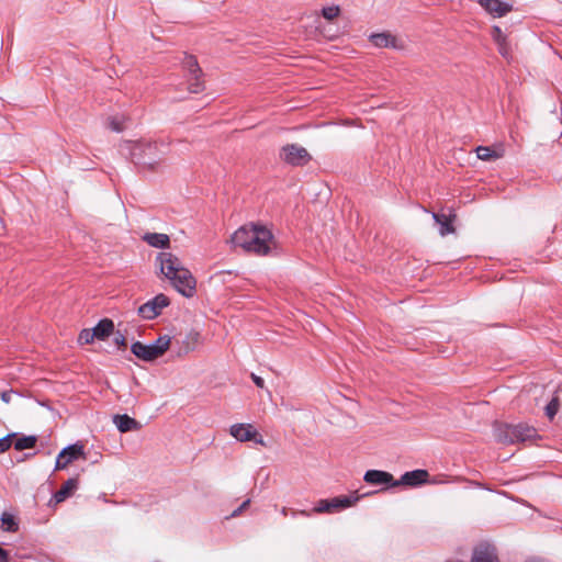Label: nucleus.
Wrapping results in <instances>:
<instances>
[{
    "instance_id": "f257e3e1",
    "label": "nucleus",
    "mask_w": 562,
    "mask_h": 562,
    "mask_svg": "<svg viewBox=\"0 0 562 562\" xmlns=\"http://www.w3.org/2000/svg\"><path fill=\"white\" fill-rule=\"evenodd\" d=\"M160 273L183 296L192 297L196 292V280L181 260L172 252L162 251L156 257Z\"/></svg>"
},
{
    "instance_id": "f03ea898",
    "label": "nucleus",
    "mask_w": 562,
    "mask_h": 562,
    "mask_svg": "<svg viewBox=\"0 0 562 562\" xmlns=\"http://www.w3.org/2000/svg\"><path fill=\"white\" fill-rule=\"evenodd\" d=\"M165 154L156 142H136L131 147L132 161L140 171H157L164 161Z\"/></svg>"
},
{
    "instance_id": "7ed1b4c3",
    "label": "nucleus",
    "mask_w": 562,
    "mask_h": 562,
    "mask_svg": "<svg viewBox=\"0 0 562 562\" xmlns=\"http://www.w3.org/2000/svg\"><path fill=\"white\" fill-rule=\"evenodd\" d=\"M171 347V338L168 335L159 336L154 342L145 345L142 341H135L131 346L132 353L138 359L151 362Z\"/></svg>"
},
{
    "instance_id": "20e7f679",
    "label": "nucleus",
    "mask_w": 562,
    "mask_h": 562,
    "mask_svg": "<svg viewBox=\"0 0 562 562\" xmlns=\"http://www.w3.org/2000/svg\"><path fill=\"white\" fill-rule=\"evenodd\" d=\"M182 68L186 71L188 80V90L191 93H200L205 89L203 80V70L200 67L198 59L194 55L184 54L182 59Z\"/></svg>"
},
{
    "instance_id": "39448f33",
    "label": "nucleus",
    "mask_w": 562,
    "mask_h": 562,
    "mask_svg": "<svg viewBox=\"0 0 562 562\" xmlns=\"http://www.w3.org/2000/svg\"><path fill=\"white\" fill-rule=\"evenodd\" d=\"M375 492H372L374 494ZM371 495V493L363 494L361 496H338L333 498L319 499L316 506L313 508V513H334L341 510L355 505L361 497Z\"/></svg>"
},
{
    "instance_id": "423d86ee",
    "label": "nucleus",
    "mask_w": 562,
    "mask_h": 562,
    "mask_svg": "<svg viewBox=\"0 0 562 562\" xmlns=\"http://www.w3.org/2000/svg\"><path fill=\"white\" fill-rule=\"evenodd\" d=\"M273 235L265 225L257 224L247 252L266 256L270 252Z\"/></svg>"
},
{
    "instance_id": "0eeeda50",
    "label": "nucleus",
    "mask_w": 562,
    "mask_h": 562,
    "mask_svg": "<svg viewBox=\"0 0 562 562\" xmlns=\"http://www.w3.org/2000/svg\"><path fill=\"white\" fill-rule=\"evenodd\" d=\"M280 158L293 167L306 166L312 160V156L306 148L297 144L284 145L280 150Z\"/></svg>"
},
{
    "instance_id": "6e6552de",
    "label": "nucleus",
    "mask_w": 562,
    "mask_h": 562,
    "mask_svg": "<svg viewBox=\"0 0 562 562\" xmlns=\"http://www.w3.org/2000/svg\"><path fill=\"white\" fill-rule=\"evenodd\" d=\"M170 305V299L164 293H159L146 303L142 304L137 313L138 315L147 321L155 319L158 317L162 310Z\"/></svg>"
},
{
    "instance_id": "1a4fd4ad",
    "label": "nucleus",
    "mask_w": 562,
    "mask_h": 562,
    "mask_svg": "<svg viewBox=\"0 0 562 562\" xmlns=\"http://www.w3.org/2000/svg\"><path fill=\"white\" fill-rule=\"evenodd\" d=\"M201 344L202 336L195 329H191L183 337H176L173 342L171 341V346L178 357H183L189 352L194 351Z\"/></svg>"
},
{
    "instance_id": "9d476101",
    "label": "nucleus",
    "mask_w": 562,
    "mask_h": 562,
    "mask_svg": "<svg viewBox=\"0 0 562 562\" xmlns=\"http://www.w3.org/2000/svg\"><path fill=\"white\" fill-rule=\"evenodd\" d=\"M85 458V447L81 443H74L65 447L59 454L57 456L55 470H64L70 464L72 461Z\"/></svg>"
},
{
    "instance_id": "9b49d317",
    "label": "nucleus",
    "mask_w": 562,
    "mask_h": 562,
    "mask_svg": "<svg viewBox=\"0 0 562 562\" xmlns=\"http://www.w3.org/2000/svg\"><path fill=\"white\" fill-rule=\"evenodd\" d=\"M363 480L368 484L383 486L381 491L397 487V480L390 472L382 470H368L364 473Z\"/></svg>"
},
{
    "instance_id": "f8f14e48",
    "label": "nucleus",
    "mask_w": 562,
    "mask_h": 562,
    "mask_svg": "<svg viewBox=\"0 0 562 562\" xmlns=\"http://www.w3.org/2000/svg\"><path fill=\"white\" fill-rule=\"evenodd\" d=\"M229 432L240 442L254 440L263 443L261 435L250 424H235L231 426Z\"/></svg>"
},
{
    "instance_id": "ddd939ff",
    "label": "nucleus",
    "mask_w": 562,
    "mask_h": 562,
    "mask_svg": "<svg viewBox=\"0 0 562 562\" xmlns=\"http://www.w3.org/2000/svg\"><path fill=\"white\" fill-rule=\"evenodd\" d=\"M471 562H499L496 548L487 542L479 543L473 549Z\"/></svg>"
},
{
    "instance_id": "4468645a",
    "label": "nucleus",
    "mask_w": 562,
    "mask_h": 562,
    "mask_svg": "<svg viewBox=\"0 0 562 562\" xmlns=\"http://www.w3.org/2000/svg\"><path fill=\"white\" fill-rule=\"evenodd\" d=\"M257 224L256 223H249L246 225H243L239 227L233 235H232V243L236 247L243 248L245 251H247L251 237L254 236V232L256 229Z\"/></svg>"
},
{
    "instance_id": "2eb2a0df",
    "label": "nucleus",
    "mask_w": 562,
    "mask_h": 562,
    "mask_svg": "<svg viewBox=\"0 0 562 562\" xmlns=\"http://www.w3.org/2000/svg\"><path fill=\"white\" fill-rule=\"evenodd\" d=\"M429 477V473L427 470H413L405 472L400 480H397V486L407 485V486H418L423 483H426Z\"/></svg>"
},
{
    "instance_id": "dca6fc26",
    "label": "nucleus",
    "mask_w": 562,
    "mask_h": 562,
    "mask_svg": "<svg viewBox=\"0 0 562 562\" xmlns=\"http://www.w3.org/2000/svg\"><path fill=\"white\" fill-rule=\"evenodd\" d=\"M493 41L497 45L498 53L507 60L512 59V47L507 41V36L503 33L498 25H494L491 32Z\"/></svg>"
},
{
    "instance_id": "f3484780",
    "label": "nucleus",
    "mask_w": 562,
    "mask_h": 562,
    "mask_svg": "<svg viewBox=\"0 0 562 562\" xmlns=\"http://www.w3.org/2000/svg\"><path fill=\"white\" fill-rule=\"evenodd\" d=\"M494 437L497 442L504 445H513L514 439L517 437L514 432V425L504 424V423H495L494 424Z\"/></svg>"
},
{
    "instance_id": "a211bd4d",
    "label": "nucleus",
    "mask_w": 562,
    "mask_h": 562,
    "mask_svg": "<svg viewBox=\"0 0 562 562\" xmlns=\"http://www.w3.org/2000/svg\"><path fill=\"white\" fill-rule=\"evenodd\" d=\"M480 4L494 16H504L513 10V5L502 0H480Z\"/></svg>"
},
{
    "instance_id": "6ab92c4d",
    "label": "nucleus",
    "mask_w": 562,
    "mask_h": 562,
    "mask_svg": "<svg viewBox=\"0 0 562 562\" xmlns=\"http://www.w3.org/2000/svg\"><path fill=\"white\" fill-rule=\"evenodd\" d=\"M504 147L498 145L497 147L490 146H477L475 148V153L477 158L484 161H492L499 159L504 156Z\"/></svg>"
},
{
    "instance_id": "aec40b11",
    "label": "nucleus",
    "mask_w": 562,
    "mask_h": 562,
    "mask_svg": "<svg viewBox=\"0 0 562 562\" xmlns=\"http://www.w3.org/2000/svg\"><path fill=\"white\" fill-rule=\"evenodd\" d=\"M370 42L375 46L380 48H401V46L397 45V38L390 34V33H374L370 35Z\"/></svg>"
},
{
    "instance_id": "412c9836",
    "label": "nucleus",
    "mask_w": 562,
    "mask_h": 562,
    "mask_svg": "<svg viewBox=\"0 0 562 562\" xmlns=\"http://www.w3.org/2000/svg\"><path fill=\"white\" fill-rule=\"evenodd\" d=\"M514 432L517 437L514 443L533 440L538 437L537 429L526 424L514 425Z\"/></svg>"
},
{
    "instance_id": "4be33fe9",
    "label": "nucleus",
    "mask_w": 562,
    "mask_h": 562,
    "mask_svg": "<svg viewBox=\"0 0 562 562\" xmlns=\"http://www.w3.org/2000/svg\"><path fill=\"white\" fill-rule=\"evenodd\" d=\"M432 218L436 223L440 225L439 233L441 236H446L448 234L454 233L456 228L453 226V221L456 218L454 214L446 215L441 213H432Z\"/></svg>"
},
{
    "instance_id": "5701e85b",
    "label": "nucleus",
    "mask_w": 562,
    "mask_h": 562,
    "mask_svg": "<svg viewBox=\"0 0 562 562\" xmlns=\"http://www.w3.org/2000/svg\"><path fill=\"white\" fill-rule=\"evenodd\" d=\"M78 484H79L78 477L68 479L63 484V486L57 492H55V494L53 495V498L55 499L56 503L64 502L67 497L72 495V493L78 488Z\"/></svg>"
},
{
    "instance_id": "b1692460",
    "label": "nucleus",
    "mask_w": 562,
    "mask_h": 562,
    "mask_svg": "<svg viewBox=\"0 0 562 562\" xmlns=\"http://www.w3.org/2000/svg\"><path fill=\"white\" fill-rule=\"evenodd\" d=\"M113 422L121 432L138 430L140 428L139 423L126 414L115 415Z\"/></svg>"
},
{
    "instance_id": "393cba45",
    "label": "nucleus",
    "mask_w": 562,
    "mask_h": 562,
    "mask_svg": "<svg viewBox=\"0 0 562 562\" xmlns=\"http://www.w3.org/2000/svg\"><path fill=\"white\" fill-rule=\"evenodd\" d=\"M92 329L94 333L92 336H95L99 340H105L111 334H113L114 323L110 318H102Z\"/></svg>"
},
{
    "instance_id": "a878e982",
    "label": "nucleus",
    "mask_w": 562,
    "mask_h": 562,
    "mask_svg": "<svg viewBox=\"0 0 562 562\" xmlns=\"http://www.w3.org/2000/svg\"><path fill=\"white\" fill-rule=\"evenodd\" d=\"M143 240L149 246L155 248H168L170 245V238L167 234L162 233H146L143 236Z\"/></svg>"
},
{
    "instance_id": "bb28decb",
    "label": "nucleus",
    "mask_w": 562,
    "mask_h": 562,
    "mask_svg": "<svg viewBox=\"0 0 562 562\" xmlns=\"http://www.w3.org/2000/svg\"><path fill=\"white\" fill-rule=\"evenodd\" d=\"M128 117L125 114H115L106 119V127L112 132L121 133L126 128Z\"/></svg>"
},
{
    "instance_id": "cd10ccee",
    "label": "nucleus",
    "mask_w": 562,
    "mask_h": 562,
    "mask_svg": "<svg viewBox=\"0 0 562 562\" xmlns=\"http://www.w3.org/2000/svg\"><path fill=\"white\" fill-rule=\"evenodd\" d=\"M1 528L7 532H16L19 530V522L15 517L7 512L1 514Z\"/></svg>"
},
{
    "instance_id": "c85d7f7f",
    "label": "nucleus",
    "mask_w": 562,
    "mask_h": 562,
    "mask_svg": "<svg viewBox=\"0 0 562 562\" xmlns=\"http://www.w3.org/2000/svg\"><path fill=\"white\" fill-rule=\"evenodd\" d=\"M37 437L34 435L31 436H22L18 438L13 446L16 451H23L26 449H32L36 446Z\"/></svg>"
},
{
    "instance_id": "c756f323",
    "label": "nucleus",
    "mask_w": 562,
    "mask_h": 562,
    "mask_svg": "<svg viewBox=\"0 0 562 562\" xmlns=\"http://www.w3.org/2000/svg\"><path fill=\"white\" fill-rule=\"evenodd\" d=\"M560 409V397L555 394L551 401L547 404L544 412L549 420H553Z\"/></svg>"
},
{
    "instance_id": "7c9ffc66",
    "label": "nucleus",
    "mask_w": 562,
    "mask_h": 562,
    "mask_svg": "<svg viewBox=\"0 0 562 562\" xmlns=\"http://www.w3.org/2000/svg\"><path fill=\"white\" fill-rule=\"evenodd\" d=\"M340 13V8L338 5H330V7H325L323 8L322 10V15L326 19V20H334L335 18H337Z\"/></svg>"
},
{
    "instance_id": "2f4dec72",
    "label": "nucleus",
    "mask_w": 562,
    "mask_h": 562,
    "mask_svg": "<svg viewBox=\"0 0 562 562\" xmlns=\"http://www.w3.org/2000/svg\"><path fill=\"white\" fill-rule=\"evenodd\" d=\"M93 329H82L79 334L78 341L80 344H92L95 336H92Z\"/></svg>"
},
{
    "instance_id": "473e14b6",
    "label": "nucleus",
    "mask_w": 562,
    "mask_h": 562,
    "mask_svg": "<svg viewBox=\"0 0 562 562\" xmlns=\"http://www.w3.org/2000/svg\"><path fill=\"white\" fill-rule=\"evenodd\" d=\"M15 436H16V434H9L0 439V453H3L10 449V447L12 445L11 439Z\"/></svg>"
},
{
    "instance_id": "72a5a7b5",
    "label": "nucleus",
    "mask_w": 562,
    "mask_h": 562,
    "mask_svg": "<svg viewBox=\"0 0 562 562\" xmlns=\"http://www.w3.org/2000/svg\"><path fill=\"white\" fill-rule=\"evenodd\" d=\"M114 342L120 347H126V338L121 331H116Z\"/></svg>"
},
{
    "instance_id": "f704fd0d",
    "label": "nucleus",
    "mask_w": 562,
    "mask_h": 562,
    "mask_svg": "<svg viewBox=\"0 0 562 562\" xmlns=\"http://www.w3.org/2000/svg\"><path fill=\"white\" fill-rule=\"evenodd\" d=\"M250 504V499H246L245 502H243V504L236 508L233 513H232V516L233 517H236L238 515L241 514V512Z\"/></svg>"
},
{
    "instance_id": "c9c22d12",
    "label": "nucleus",
    "mask_w": 562,
    "mask_h": 562,
    "mask_svg": "<svg viewBox=\"0 0 562 562\" xmlns=\"http://www.w3.org/2000/svg\"><path fill=\"white\" fill-rule=\"evenodd\" d=\"M252 382L256 384V386L262 389L265 386V381L262 378L256 375L255 373H251L250 375Z\"/></svg>"
},
{
    "instance_id": "e433bc0d",
    "label": "nucleus",
    "mask_w": 562,
    "mask_h": 562,
    "mask_svg": "<svg viewBox=\"0 0 562 562\" xmlns=\"http://www.w3.org/2000/svg\"><path fill=\"white\" fill-rule=\"evenodd\" d=\"M12 394H13V391L10 390V391H4L1 393V400L4 402V403H10L11 402V397H12Z\"/></svg>"
},
{
    "instance_id": "4c0bfd02",
    "label": "nucleus",
    "mask_w": 562,
    "mask_h": 562,
    "mask_svg": "<svg viewBox=\"0 0 562 562\" xmlns=\"http://www.w3.org/2000/svg\"><path fill=\"white\" fill-rule=\"evenodd\" d=\"M292 514H293V516H295V515H302V516H305V517H310L311 516V513L306 512V510H300V512L293 510Z\"/></svg>"
},
{
    "instance_id": "58836bf2",
    "label": "nucleus",
    "mask_w": 562,
    "mask_h": 562,
    "mask_svg": "<svg viewBox=\"0 0 562 562\" xmlns=\"http://www.w3.org/2000/svg\"><path fill=\"white\" fill-rule=\"evenodd\" d=\"M288 512H289V509H288L286 507H283V508L281 509V514H282L283 516H286V515H288Z\"/></svg>"
}]
</instances>
